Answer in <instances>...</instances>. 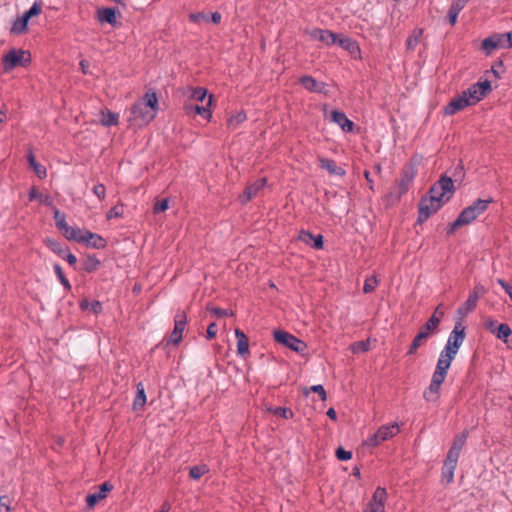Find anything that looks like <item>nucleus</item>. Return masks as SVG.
<instances>
[{"instance_id":"f257e3e1","label":"nucleus","mask_w":512,"mask_h":512,"mask_svg":"<svg viewBox=\"0 0 512 512\" xmlns=\"http://www.w3.org/2000/svg\"><path fill=\"white\" fill-rule=\"evenodd\" d=\"M159 110V102L156 91L149 88L144 96L130 107L128 121L139 126L152 122Z\"/></svg>"},{"instance_id":"f03ea898","label":"nucleus","mask_w":512,"mask_h":512,"mask_svg":"<svg viewBox=\"0 0 512 512\" xmlns=\"http://www.w3.org/2000/svg\"><path fill=\"white\" fill-rule=\"evenodd\" d=\"M418 164V159L415 156H413L402 167L400 172V179L395 181V184L392 187L391 191L387 193L385 196V199L389 205L393 206L398 204L401 201L403 195H405L409 191L418 173Z\"/></svg>"},{"instance_id":"7ed1b4c3","label":"nucleus","mask_w":512,"mask_h":512,"mask_svg":"<svg viewBox=\"0 0 512 512\" xmlns=\"http://www.w3.org/2000/svg\"><path fill=\"white\" fill-rule=\"evenodd\" d=\"M273 339L277 344L289 348L301 356H304L307 352L308 346L306 342L285 330L275 329L273 331Z\"/></svg>"},{"instance_id":"20e7f679","label":"nucleus","mask_w":512,"mask_h":512,"mask_svg":"<svg viewBox=\"0 0 512 512\" xmlns=\"http://www.w3.org/2000/svg\"><path fill=\"white\" fill-rule=\"evenodd\" d=\"M31 61V53L28 50L11 49L3 56L2 65L4 71L9 72L18 66L28 67Z\"/></svg>"},{"instance_id":"39448f33","label":"nucleus","mask_w":512,"mask_h":512,"mask_svg":"<svg viewBox=\"0 0 512 512\" xmlns=\"http://www.w3.org/2000/svg\"><path fill=\"white\" fill-rule=\"evenodd\" d=\"M42 13V3L34 2L33 5L22 15L18 16L11 25L10 33L12 35H22L29 30V20L32 17L39 16Z\"/></svg>"},{"instance_id":"423d86ee","label":"nucleus","mask_w":512,"mask_h":512,"mask_svg":"<svg viewBox=\"0 0 512 512\" xmlns=\"http://www.w3.org/2000/svg\"><path fill=\"white\" fill-rule=\"evenodd\" d=\"M446 202L442 201L440 197L427 200L426 198L420 199L418 203V217L416 220V225H422L425 223L432 215L436 214Z\"/></svg>"},{"instance_id":"0eeeda50","label":"nucleus","mask_w":512,"mask_h":512,"mask_svg":"<svg viewBox=\"0 0 512 512\" xmlns=\"http://www.w3.org/2000/svg\"><path fill=\"white\" fill-rule=\"evenodd\" d=\"M440 324V317L432 315L425 324L420 328L419 332L412 340L409 349L407 351V355L416 354L418 348L422 345V342L425 341L429 336L430 332L435 331Z\"/></svg>"},{"instance_id":"6e6552de","label":"nucleus","mask_w":512,"mask_h":512,"mask_svg":"<svg viewBox=\"0 0 512 512\" xmlns=\"http://www.w3.org/2000/svg\"><path fill=\"white\" fill-rule=\"evenodd\" d=\"M491 92V82L486 79L472 84L468 89L463 90L461 93L466 94L465 98L469 102V105L472 106L483 100Z\"/></svg>"},{"instance_id":"1a4fd4ad","label":"nucleus","mask_w":512,"mask_h":512,"mask_svg":"<svg viewBox=\"0 0 512 512\" xmlns=\"http://www.w3.org/2000/svg\"><path fill=\"white\" fill-rule=\"evenodd\" d=\"M486 293L485 287L481 283H477L472 291L470 292L467 300L458 307L457 315L459 319H463V317L467 316L469 313L475 310L477 307L478 300Z\"/></svg>"},{"instance_id":"9d476101","label":"nucleus","mask_w":512,"mask_h":512,"mask_svg":"<svg viewBox=\"0 0 512 512\" xmlns=\"http://www.w3.org/2000/svg\"><path fill=\"white\" fill-rule=\"evenodd\" d=\"M493 202L492 198L483 200L477 199L471 205L464 208L459 216L464 221L465 225L472 223L479 215L483 214L487 209L490 203Z\"/></svg>"},{"instance_id":"9b49d317","label":"nucleus","mask_w":512,"mask_h":512,"mask_svg":"<svg viewBox=\"0 0 512 512\" xmlns=\"http://www.w3.org/2000/svg\"><path fill=\"white\" fill-rule=\"evenodd\" d=\"M468 435H469L468 430H463L461 433L457 434L454 437L452 445H451L450 449L448 450L446 458L444 460L445 464L453 465V466L457 467L460 452L466 443Z\"/></svg>"},{"instance_id":"f8f14e48","label":"nucleus","mask_w":512,"mask_h":512,"mask_svg":"<svg viewBox=\"0 0 512 512\" xmlns=\"http://www.w3.org/2000/svg\"><path fill=\"white\" fill-rule=\"evenodd\" d=\"M54 220L57 229L62 232L63 236L69 241L76 242V239L79 238L82 230L69 226L66 222V215L60 212L56 207H54Z\"/></svg>"},{"instance_id":"ddd939ff","label":"nucleus","mask_w":512,"mask_h":512,"mask_svg":"<svg viewBox=\"0 0 512 512\" xmlns=\"http://www.w3.org/2000/svg\"><path fill=\"white\" fill-rule=\"evenodd\" d=\"M213 102H214V96L212 94H210L206 105L194 104L190 101H187L183 105V110H184L185 114L188 116L199 115V116L203 117L204 119L210 120L212 117L211 106H212Z\"/></svg>"},{"instance_id":"4468645a","label":"nucleus","mask_w":512,"mask_h":512,"mask_svg":"<svg viewBox=\"0 0 512 512\" xmlns=\"http://www.w3.org/2000/svg\"><path fill=\"white\" fill-rule=\"evenodd\" d=\"M465 330L466 327L462 325V320L459 319L458 321H456L453 330L449 334L445 347L452 350L454 353H458V350L461 347L466 336Z\"/></svg>"},{"instance_id":"2eb2a0df","label":"nucleus","mask_w":512,"mask_h":512,"mask_svg":"<svg viewBox=\"0 0 512 512\" xmlns=\"http://www.w3.org/2000/svg\"><path fill=\"white\" fill-rule=\"evenodd\" d=\"M76 242L83 243L93 249H104L107 246V240L104 237L87 229L82 230Z\"/></svg>"},{"instance_id":"dca6fc26","label":"nucleus","mask_w":512,"mask_h":512,"mask_svg":"<svg viewBox=\"0 0 512 512\" xmlns=\"http://www.w3.org/2000/svg\"><path fill=\"white\" fill-rule=\"evenodd\" d=\"M446 376L447 375L445 373L439 372L435 369L430 385L423 395L427 401H436L439 398V391Z\"/></svg>"},{"instance_id":"f3484780","label":"nucleus","mask_w":512,"mask_h":512,"mask_svg":"<svg viewBox=\"0 0 512 512\" xmlns=\"http://www.w3.org/2000/svg\"><path fill=\"white\" fill-rule=\"evenodd\" d=\"M435 183L439 190H441L439 197L442 201L447 203L456 190L453 178L442 174Z\"/></svg>"},{"instance_id":"a211bd4d","label":"nucleus","mask_w":512,"mask_h":512,"mask_svg":"<svg viewBox=\"0 0 512 512\" xmlns=\"http://www.w3.org/2000/svg\"><path fill=\"white\" fill-rule=\"evenodd\" d=\"M114 486L110 481H105L99 486V491L89 493L86 496V504L89 508H94L101 500L107 497V494L112 491Z\"/></svg>"},{"instance_id":"6ab92c4d","label":"nucleus","mask_w":512,"mask_h":512,"mask_svg":"<svg viewBox=\"0 0 512 512\" xmlns=\"http://www.w3.org/2000/svg\"><path fill=\"white\" fill-rule=\"evenodd\" d=\"M465 93H460L450 100V102L443 108V113L446 116H451L457 112L469 107V102L465 98Z\"/></svg>"},{"instance_id":"aec40b11","label":"nucleus","mask_w":512,"mask_h":512,"mask_svg":"<svg viewBox=\"0 0 512 512\" xmlns=\"http://www.w3.org/2000/svg\"><path fill=\"white\" fill-rule=\"evenodd\" d=\"M118 16H121V13L117 7H101L96 12V18L101 24L115 26Z\"/></svg>"},{"instance_id":"412c9836","label":"nucleus","mask_w":512,"mask_h":512,"mask_svg":"<svg viewBox=\"0 0 512 512\" xmlns=\"http://www.w3.org/2000/svg\"><path fill=\"white\" fill-rule=\"evenodd\" d=\"M267 184V178H259L252 184L248 185L242 195H240L239 199L242 204L248 203L253 197L257 195V193L262 190Z\"/></svg>"},{"instance_id":"4be33fe9","label":"nucleus","mask_w":512,"mask_h":512,"mask_svg":"<svg viewBox=\"0 0 512 512\" xmlns=\"http://www.w3.org/2000/svg\"><path fill=\"white\" fill-rule=\"evenodd\" d=\"M299 83L309 92L327 94L326 83L319 82L310 75L300 77Z\"/></svg>"},{"instance_id":"5701e85b","label":"nucleus","mask_w":512,"mask_h":512,"mask_svg":"<svg viewBox=\"0 0 512 512\" xmlns=\"http://www.w3.org/2000/svg\"><path fill=\"white\" fill-rule=\"evenodd\" d=\"M298 238L314 249L321 250L324 248V237L321 234L314 235L310 231L301 230Z\"/></svg>"},{"instance_id":"b1692460","label":"nucleus","mask_w":512,"mask_h":512,"mask_svg":"<svg viewBox=\"0 0 512 512\" xmlns=\"http://www.w3.org/2000/svg\"><path fill=\"white\" fill-rule=\"evenodd\" d=\"M331 121L338 124L344 132H353L355 123L350 120L343 111L334 109L331 111Z\"/></svg>"},{"instance_id":"393cba45","label":"nucleus","mask_w":512,"mask_h":512,"mask_svg":"<svg viewBox=\"0 0 512 512\" xmlns=\"http://www.w3.org/2000/svg\"><path fill=\"white\" fill-rule=\"evenodd\" d=\"M315 39L327 44V45H335L338 40V34L334 33L330 30H324L320 28H316L313 30L311 34Z\"/></svg>"},{"instance_id":"a878e982","label":"nucleus","mask_w":512,"mask_h":512,"mask_svg":"<svg viewBox=\"0 0 512 512\" xmlns=\"http://www.w3.org/2000/svg\"><path fill=\"white\" fill-rule=\"evenodd\" d=\"M235 336L237 338V354L241 357L249 355V338L239 328L235 329Z\"/></svg>"},{"instance_id":"bb28decb","label":"nucleus","mask_w":512,"mask_h":512,"mask_svg":"<svg viewBox=\"0 0 512 512\" xmlns=\"http://www.w3.org/2000/svg\"><path fill=\"white\" fill-rule=\"evenodd\" d=\"M399 433V426L397 423L391 425H382L376 431V437L380 438L382 442L387 441Z\"/></svg>"},{"instance_id":"cd10ccee","label":"nucleus","mask_w":512,"mask_h":512,"mask_svg":"<svg viewBox=\"0 0 512 512\" xmlns=\"http://www.w3.org/2000/svg\"><path fill=\"white\" fill-rule=\"evenodd\" d=\"M498 33H494L491 36L485 38L481 42V49L485 52L486 55H490L494 50L500 49L502 46L499 41Z\"/></svg>"},{"instance_id":"c85d7f7f","label":"nucleus","mask_w":512,"mask_h":512,"mask_svg":"<svg viewBox=\"0 0 512 512\" xmlns=\"http://www.w3.org/2000/svg\"><path fill=\"white\" fill-rule=\"evenodd\" d=\"M336 44L344 50L348 51L350 54L360 52V47L357 41L342 34H338V40L336 41Z\"/></svg>"},{"instance_id":"c756f323","label":"nucleus","mask_w":512,"mask_h":512,"mask_svg":"<svg viewBox=\"0 0 512 512\" xmlns=\"http://www.w3.org/2000/svg\"><path fill=\"white\" fill-rule=\"evenodd\" d=\"M146 399H147V397H146L144 384L142 382H139L136 385V395H135L133 405H132L133 410L134 411L142 410L146 404Z\"/></svg>"},{"instance_id":"7c9ffc66","label":"nucleus","mask_w":512,"mask_h":512,"mask_svg":"<svg viewBox=\"0 0 512 512\" xmlns=\"http://www.w3.org/2000/svg\"><path fill=\"white\" fill-rule=\"evenodd\" d=\"M27 160L30 168L35 172L39 179H44L47 176L46 168L36 161V157L32 150H29Z\"/></svg>"},{"instance_id":"2f4dec72","label":"nucleus","mask_w":512,"mask_h":512,"mask_svg":"<svg viewBox=\"0 0 512 512\" xmlns=\"http://www.w3.org/2000/svg\"><path fill=\"white\" fill-rule=\"evenodd\" d=\"M320 167L326 169L332 175H345V170L342 167L337 166L335 161L329 158H321Z\"/></svg>"},{"instance_id":"473e14b6","label":"nucleus","mask_w":512,"mask_h":512,"mask_svg":"<svg viewBox=\"0 0 512 512\" xmlns=\"http://www.w3.org/2000/svg\"><path fill=\"white\" fill-rule=\"evenodd\" d=\"M44 243L53 253L61 258L64 257L65 253L69 250L68 246L63 247L59 241L49 237L45 239Z\"/></svg>"},{"instance_id":"72a5a7b5","label":"nucleus","mask_w":512,"mask_h":512,"mask_svg":"<svg viewBox=\"0 0 512 512\" xmlns=\"http://www.w3.org/2000/svg\"><path fill=\"white\" fill-rule=\"evenodd\" d=\"M181 341H182V333L172 330L169 339L166 342L162 341V342L156 344L152 350H155L158 348H162L163 350H166L170 344L178 345Z\"/></svg>"},{"instance_id":"f704fd0d","label":"nucleus","mask_w":512,"mask_h":512,"mask_svg":"<svg viewBox=\"0 0 512 512\" xmlns=\"http://www.w3.org/2000/svg\"><path fill=\"white\" fill-rule=\"evenodd\" d=\"M101 261L95 255H87L86 260L83 262V271L86 273H93L99 269Z\"/></svg>"},{"instance_id":"c9c22d12","label":"nucleus","mask_w":512,"mask_h":512,"mask_svg":"<svg viewBox=\"0 0 512 512\" xmlns=\"http://www.w3.org/2000/svg\"><path fill=\"white\" fill-rule=\"evenodd\" d=\"M267 411L277 417L283 419H292L294 417V412L290 408L286 407H267Z\"/></svg>"},{"instance_id":"e433bc0d","label":"nucleus","mask_w":512,"mask_h":512,"mask_svg":"<svg viewBox=\"0 0 512 512\" xmlns=\"http://www.w3.org/2000/svg\"><path fill=\"white\" fill-rule=\"evenodd\" d=\"M494 335L504 341V342H508V338L512 335V329L510 328V326L506 323H501L499 324L496 328H495V333Z\"/></svg>"},{"instance_id":"4c0bfd02","label":"nucleus","mask_w":512,"mask_h":512,"mask_svg":"<svg viewBox=\"0 0 512 512\" xmlns=\"http://www.w3.org/2000/svg\"><path fill=\"white\" fill-rule=\"evenodd\" d=\"M209 472L206 464L195 465L189 468V476L193 480H199L203 475Z\"/></svg>"},{"instance_id":"58836bf2","label":"nucleus","mask_w":512,"mask_h":512,"mask_svg":"<svg viewBox=\"0 0 512 512\" xmlns=\"http://www.w3.org/2000/svg\"><path fill=\"white\" fill-rule=\"evenodd\" d=\"M187 324V314L185 311H178L174 317V329L175 331L181 332L185 330Z\"/></svg>"},{"instance_id":"ea45409f","label":"nucleus","mask_w":512,"mask_h":512,"mask_svg":"<svg viewBox=\"0 0 512 512\" xmlns=\"http://www.w3.org/2000/svg\"><path fill=\"white\" fill-rule=\"evenodd\" d=\"M119 115L118 113L107 110L106 113H102L100 120L101 124L105 127H110L118 124Z\"/></svg>"},{"instance_id":"a19ab883","label":"nucleus","mask_w":512,"mask_h":512,"mask_svg":"<svg viewBox=\"0 0 512 512\" xmlns=\"http://www.w3.org/2000/svg\"><path fill=\"white\" fill-rule=\"evenodd\" d=\"M53 268H54V272H55L58 280L64 287L65 291L70 292L72 290V286H71L69 280L67 279V277L65 276V274L63 273V270H62V267L60 266V264L55 263Z\"/></svg>"},{"instance_id":"79ce46f5","label":"nucleus","mask_w":512,"mask_h":512,"mask_svg":"<svg viewBox=\"0 0 512 512\" xmlns=\"http://www.w3.org/2000/svg\"><path fill=\"white\" fill-rule=\"evenodd\" d=\"M350 350L354 354L364 353L370 350V339L356 341L350 345Z\"/></svg>"},{"instance_id":"37998d69","label":"nucleus","mask_w":512,"mask_h":512,"mask_svg":"<svg viewBox=\"0 0 512 512\" xmlns=\"http://www.w3.org/2000/svg\"><path fill=\"white\" fill-rule=\"evenodd\" d=\"M310 391L318 394L319 398L322 401H325L327 399L326 390L324 389L323 385H321V384L313 385L310 388H307V387L303 388V394L305 396H308Z\"/></svg>"},{"instance_id":"c03bdc74","label":"nucleus","mask_w":512,"mask_h":512,"mask_svg":"<svg viewBox=\"0 0 512 512\" xmlns=\"http://www.w3.org/2000/svg\"><path fill=\"white\" fill-rule=\"evenodd\" d=\"M386 498H387L386 488L379 486L374 491V493L372 495V498H371V500L369 502L381 503V504H383L385 506Z\"/></svg>"},{"instance_id":"a18cd8bd","label":"nucleus","mask_w":512,"mask_h":512,"mask_svg":"<svg viewBox=\"0 0 512 512\" xmlns=\"http://www.w3.org/2000/svg\"><path fill=\"white\" fill-rule=\"evenodd\" d=\"M247 119L246 113L244 111H240L235 115H232L228 121L227 125L229 128L235 129L239 124L244 122Z\"/></svg>"},{"instance_id":"49530a36","label":"nucleus","mask_w":512,"mask_h":512,"mask_svg":"<svg viewBox=\"0 0 512 512\" xmlns=\"http://www.w3.org/2000/svg\"><path fill=\"white\" fill-rule=\"evenodd\" d=\"M456 466L443 464L442 467V481H446V483H452L454 480V471Z\"/></svg>"},{"instance_id":"de8ad7c7","label":"nucleus","mask_w":512,"mask_h":512,"mask_svg":"<svg viewBox=\"0 0 512 512\" xmlns=\"http://www.w3.org/2000/svg\"><path fill=\"white\" fill-rule=\"evenodd\" d=\"M192 94L190 98L198 102H203L208 95V90L204 87L191 88Z\"/></svg>"},{"instance_id":"09e8293b","label":"nucleus","mask_w":512,"mask_h":512,"mask_svg":"<svg viewBox=\"0 0 512 512\" xmlns=\"http://www.w3.org/2000/svg\"><path fill=\"white\" fill-rule=\"evenodd\" d=\"M206 309H207V311L211 312L213 315H215L218 318L233 316V311L228 310V309H223L220 307H210V306H207Z\"/></svg>"},{"instance_id":"8fccbe9b","label":"nucleus","mask_w":512,"mask_h":512,"mask_svg":"<svg viewBox=\"0 0 512 512\" xmlns=\"http://www.w3.org/2000/svg\"><path fill=\"white\" fill-rule=\"evenodd\" d=\"M464 225H465L464 221H463V220H462V218L458 215V217H457L453 222H451V223L447 226V228H446V234H447L448 236L453 235V234L456 232V230H457L458 228H460V227H462V226H464Z\"/></svg>"},{"instance_id":"3c124183","label":"nucleus","mask_w":512,"mask_h":512,"mask_svg":"<svg viewBox=\"0 0 512 512\" xmlns=\"http://www.w3.org/2000/svg\"><path fill=\"white\" fill-rule=\"evenodd\" d=\"M421 34H422V29H419L417 35H410L406 39V43L405 44H406L407 50H414L416 48V46L418 45L419 37L421 36Z\"/></svg>"},{"instance_id":"603ef678","label":"nucleus","mask_w":512,"mask_h":512,"mask_svg":"<svg viewBox=\"0 0 512 512\" xmlns=\"http://www.w3.org/2000/svg\"><path fill=\"white\" fill-rule=\"evenodd\" d=\"M378 284V280L376 276L369 277L365 280L364 286H363V292L364 293H371L375 290L376 286Z\"/></svg>"},{"instance_id":"864d4df0","label":"nucleus","mask_w":512,"mask_h":512,"mask_svg":"<svg viewBox=\"0 0 512 512\" xmlns=\"http://www.w3.org/2000/svg\"><path fill=\"white\" fill-rule=\"evenodd\" d=\"M169 208V199L163 198L160 201H157L153 206V212L155 214H159L165 212Z\"/></svg>"},{"instance_id":"5fc2aeb1","label":"nucleus","mask_w":512,"mask_h":512,"mask_svg":"<svg viewBox=\"0 0 512 512\" xmlns=\"http://www.w3.org/2000/svg\"><path fill=\"white\" fill-rule=\"evenodd\" d=\"M335 456L339 461H348L352 458V451L345 450L339 446L335 451Z\"/></svg>"},{"instance_id":"6e6d98bb","label":"nucleus","mask_w":512,"mask_h":512,"mask_svg":"<svg viewBox=\"0 0 512 512\" xmlns=\"http://www.w3.org/2000/svg\"><path fill=\"white\" fill-rule=\"evenodd\" d=\"M123 214V206L122 205H116L109 209V211L106 214V218L108 220L112 218L121 217Z\"/></svg>"},{"instance_id":"4d7b16f0","label":"nucleus","mask_w":512,"mask_h":512,"mask_svg":"<svg viewBox=\"0 0 512 512\" xmlns=\"http://www.w3.org/2000/svg\"><path fill=\"white\" fill-rule=\"evenodd\" d=\"M456 355L457 353H454L452 350L444 347L440 353L439 359H442L443 361L449 362L451 364Z\"/></svg>"},{"instance_id":"13d9d810","label":"nucleus","mask_w":512,"mask_h":512,"mask_svg":"<svg viewBox=\"0 0 512 512\" xmlns=\"http://www.w3.org/2000/svg\"><path fill=\"white\" fill-rule=\"evenodd\" d=\"M93 193L99 200H104L106 195V187L102 183H98L93 187Z\"/></svg>"},{"instance_id":"bf43d9fd","label":"nucleus","mask_w":512,"mask_h":512,"mask_svg":"<svg viewBox=\"0 0 512 512\" xmlns=\"http://www.w3.org/2000/svg\"><path fill=\"white\" fill-rule=\"evenodd\" d=\"M188 18H189L190 22L196 23V24L199 23L201 20L208 21V17L206 16V14L204 12L190 13L188 15Z\"/></svg>"},{"instance_id":"052dcab7","label":"nucleus","mask_w":512,"mask_h":512,"mask_svg":"<svg viewBox=\"0 0 512 512\" xmlns=\"http://www.w3.org/2000/svg\"><path fill=\"white\" fill-rule=\"evenodd\" d=\"M441 190L437 187L436 183L432 184L427 193L422 196V198H426L427 200L431 199L432 197L438 198Z\"/></svg>"},{"instance_id":"680f3d73","label":"nucleus","mask_w":512,"mask_h":512,"mask_svg":"<svg viewBox=\"0 0 512 512\" xmlns=\"http://www.w3.org/2000/svg\"><path fill=\"white\" fill-rule=\"evenodd\" d=\"M218 332V326L215 322H212L208 325L207 331H206V338L207 340H212L216 337Z\"/></svg>"},{"instance_id":"e2e57ef3","label":"nucleus","mask_w":512,"mask_h":512,"mask_svg":"<svg viewBox=\"0 0 512 512\" xmlns=\"http://www.w3.org/2000/svg\"><path fill=\"white\" fill-rule=\"evenodd\" d=\"M384 511H385V507L383 504L372 503V502H369L367 504L366 509L364 510V512H384Z\"/></svg>"},{"instance_id":"0e129e2a","label":"nucleus","mask_w":512,"mask_h":512,"mask_svg":"<svg viewBox=\"0 0 512 512\" xmlns=\"http://www.w3.org/2000/svg\"><path fill=\"white\" fill-rule=\"evenodd\" d=\"M465 176L464 167L462 163H459L452 174V177H454V181H462Z\"/></svg>"},{"instance_id":"69168bd1","label":"nucleus","mask_w":512,"mask_h":512,"mask_svg":"<svg viewBox=\"0 0 512 512\" xmlns=\"http://www.w3.org/2000/svg\"><path fill=\"white\" fill-rule=\"evenodd\" d=\"M43 194L39 191L36 186H32L28 192L29 201L40 200L42 199Z\"/></svg>"},{"instance_id":"338daca9","label":"nucleus","mask_w":512,"mask_h":512,"mask_svg":"<svg viewBox=\"0 0 512 512\" xmlns=\"http://www.w3.org/2000/svg\"><path fill=\"white\" fill-rule=\"evenodd\" d=\"M89 310L90 312H92L94 315H98L100 313H102L103 311V305L100 301L98 300H93L92 302H90V307H89Z\"/></svg>"},{"instance_id":"774afa93","label":"nucleus","mask_w":512,"mask_h":512,"mask_svg":"<svg viewBox=\"0 0 512 512\" xmlns=\"http://www.w3.org/2000/svg\"><path fill=\"white\" fill-rule=\"evenodd\" d=\"M459 13H460L459 11L454 10V8H452L450 6L449 11H448V22L451 26L456 25Z\"/></svg>"}]
</instances>
